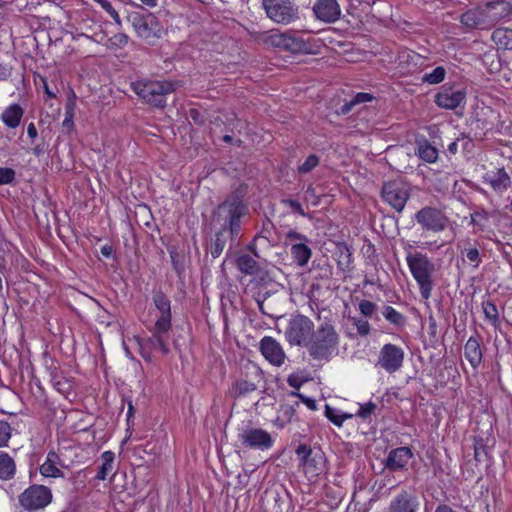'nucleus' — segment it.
<instances>
[{
	"mask_svg": "<svg viewBox=\"0 0 512 512\" xmlns=\"http://www.w3.org/2000/svg\"><path fill=\"white\" fill-rule=\"evenodd\" d=\"M300 466L309 480L316 479L325 472L326 459L324 453L319 449H312L310 446L300 444L296 450Z\"/></svg>",
	"mask_w": 512,
	"mask_h": 512,
	"instance_id": "nucleus-4",
	"label": "nucleus"
},
{
	"mask_svg": "<svg viewBox=\"0 0 512 512\" xmlns=\"http://www.w3.org/2000/svg\"><path fill=\"white\" fill-rule=\"evenodd\" d=\"M45 368L49 375H50V371H53L54 369L56 371H60L58 363L55 360H53L52 358L45 360Z\"/></svg>",
	"mask_w": 512,
	"mask_h": 512,
	"instance_id": "nucleus-61",
	"label": "nucleus"
},
{
	"mask_svg": "<svg viewBox=\"0 0 512 512\" xmlns=\"http://www.w3.org/2000/svg\"><path fill=\"white\" fill-rule=\"evenodd\" d=\"M257 389V385L254 382H251L246 379L237 380L231 390L230 394L234 398L245 396L249 393L254 392Z\"/></svg>",
	"mask_w": 512,
	"mask_h": 512,
	"instance_id": "nucleus-33",
	"label": "nucleus"
},
{
	"mask_svg": "<svg viewBox=\"0 0 512 512\" xmlns=\"http://www.w3.org/2000/svg\"><path fill=\"white\" fill-rule=\"evenodd\" d=\"M319 164V157L315 154L309 155L306 160L298 167L300 174H307L311 172Z\"/></svg>",
	"mask_w": 512,
	"mask_h": 512,
	"instance_id": "nucleus-41",
	"label": "nucleus"
},
{
	"mask_svg": "<svg viewBox=\"0 0 512 512\" xmlns=\"http://www.w3.org/2000/svg\"><path fill=\"white\" fill-rule=\"evenodd\" d=\"M132 91L146 104L156 108L166 106V96L175 91V86L167 80H138L131 83Z\"/></svg>",
	"mask_w": 512,
	"mask_h": 512,
	"instance_id": "nucleus-2",
	"label": "nucleus"
},
{
	"mask_svg": "<svg viewBox=\"0 0 512 512\" xmlns=\"http://www.w3.org/2000/svg\"><path fill=\"white\" fill-rule=\"evenodd\" d=\"M59 456L54 451L47 454L45 462L40 466V473L44 477H63V472L57 467Z\"/></svg>",
	"mask_w": 512,
	"mask_h": 512,
	"instance_id": "nucleus-26",
	"label": "nucleus"
},
{
	"mask_svg": "<svg viewBox=\"0 0 512 512\" xmlns=\"http://www.w3.org/2000/svg\"><path fill=\"white\" fill-rule=\"evenodd\" d=\"M112 39L119 46H125L128 43V36L123 33L116 34Z\"/></svg>",
	"mask_w": 512,
	"mask_h": 512,
	"instance_id": "nucleus-60",
	"label": "nucleus"
},
{
	"mask_svg": "<svg viewBox=\"0 0 512 512\" xmlns=\"http://www.w3.org/2000/svg\"><path fill=\"white\" fill-rule=\"evenodd\" d=\"M337 343L333 326L322 324L310 337L305 347L309 355L317 361L328 360Z\"/></svg>",
	"mask_w": 512,
	"mask_h": 512,
	"instance_id": "nucleus-3",
	"label": "nucleus"
},
{
	"mask_svg": "<svg viewBox=\"0 0 512 512\" xmlns=\"http://www.w3.org/2000/svg\"><path fill=\"white\" fill-rule=\"evenodd\" d=\"M326 415L327 417L338 427L342 426V423L345 419L350 418L349 415H339L337 414V411L334 409H331L327 407L326 409Z\"/></svg>",
	"mask_w": 512,
	"mask_h": 512,
	"instance_id": "nucleus-50",
	"label": "nucleus"
},
{
	"mask_svg": "<svg viewBox=\"0 0 512 512\" xmlns=\"http://www.w3.org/2000/svg\"><path fill=\"white\" fill-rule=\"evenodd\" d=\"M282 50L292 53H310L309 44L301 37H297L290 32H285V40Z\"/></svg>",
	"mask_w": 512,
	"mask_h": 512,
	"instance_id": "nucleus-25",
	"label": "nucleus"
},
{
	"mask_svg": "<svg viewBox=\"0 0 512 512\" xmlns=\"http://www.w3.org/2000/svg\"><path fill=\"white\" fill-rule=\"evenodd\" d=\"M373 100H375V97L368 92H359L354 94V106L361 103L371 102Z\"/></svg>",
	"mask_w": 512,
	"mask_h": 512,
	"instance_id": "nucleus-54",
	"label": "nucleus"
},
{
	"mask_svg": "<svg viewBox=\"0 0 512 512\" xmlns=\"http://www.w3.org/2000/svg\"><path fill=\"white\" fill-rule=\"evenodd\" d=\"M473 449H474V459L476 462L481 463L488 459L489 452L485 439L481 435H476L473 437Z\"/></svg>",
	"mask_w": 512,
	"mask_h": 512,
	"instance_id": "nucleus-35",
	"label": "nucleus"
},
{
	"mask_svg": "<svg viewBox=\"0 0 512 512\" xmlns=\"http://www.w3.org/2000/svg\"><path fill=\"white\" fill-rule=\"evenodd\" d=\"M225 247V240L222 239V231L216 234L215 240L211 243L210 252L213 258L221 255Z\"/></svg>",
	"mask_w": 512,
	"mask_h": 512,
	"instance_id": "nucleus-42",
	"label": "nucleus"
},
{
	"mask_svg": "<svg viewBox=\"0 0 512 512\" xmlns=\"http://www.w3.org/2000/svg\"><path fill=\"white\" fill-rule=\"evenodd\" d=\"M238 440L243 448L252 450H269L274 445L271 434L252 425H246L238 429Z\"/></svg>",
	"mask_w": 512,
	"mask_h": 512,
	"instance_id": "nucleus-6",
	"label": "nucleus"
},
{
	"mask_svg": "<svg viewBox=\"0 0 512 512\" xmlns=\"http://www.w3.org/2000/svg\"><path fill=\"white\" fill-rule=\"evenodd\" d=\"M460 22L470 29H486L489 27L488 15L482 8H473L464 12L460 17Z\"/></svg>",
	"mask_w": 512,
	"mask_h": 512,
	"instance_id": "nucleus-23",
	"label": "nucleus"
},
{
	"mask_svg": "<svg viewBox=\"0 0 512 512\" xmlns=\"http://www.w3.org/2000/svg\"><path fill=\"white\" fill-rule=\"evenodd\" d=\"M98 3L114 20V22L118 25L121 24V19L118 12L113 8L112 4L108 0H94Z\"/></svg>",
	"mask_w": 512,
	"mask_h": 512,
	"instance_id": "nucleus-46",
	"label": "nucleus"
},
{
	"mask_svg": "<svg viewBox=\"0 0 512 512\" xmlns=\"http://www.w3.org/2000/svg\"><path fill=\"white\" fill-rule=\"evenodd\" d=\"M303 382L304 381L301 379V377L295 373L289 375L287 378L288 385L295 389H299L301 387V385L303 384Z\"/></svg>",
	"mask_w": 512,
	"mask_h": 512,
	"instance_id": "nucleus-56",
	"label": "nucleus"
},
{
	"mask_svg": "<svg viewBox=\"0 0 512 512\" xmlns=\"http://www.w3.org/2000/svg\"><path fill=\"white\" fill-rule=\"evenodd\" d=\"M158 316L155 322L156 329L159 331H170L172 327L171 301L161 291L155 292L152 297Z\"/></svg>",
	"mask_w": 512,
	"mask_h": 512,
	"instance_id": "nucleus-13",
	"label": "nucleus"
},
{
	"mask_svg": "<svg viewBox=\"0 0 512 512\" xmlns=\"http://www.w3.org/2000/svg\"><path fill=\"white\" fill-rule=\"evenodd\" d=\"M267 17L277 24L288 25L299 18L298 7L291 0H262Z\"/></svg>",
	"mask_w": 512,
	"mask_h": 512,
	"instance_id": "nucleus-7",
	"label": "nucleus"
},
{
	"mask_svg": "<svg viewBox=\"0 0 512 512\" xmlns=\"http://www.w3.org/2000/svg\"><path fill=\"white\" fill-rule=\"evenodd\" d=\"M291 395L299 397L302 403H304L310 410H316L317 405L314 399L305 397L304 395L297 392H292Z\"/></svg>",
	"mask_w": 512,
	"mask_h": 512,
	"instance_id": "nucleus-55",
	"label": "nucleus"
},
{
	"mask_svg": "<svg viewBox=\"0 0 512 512\" xmlns=\"http://www.w3.org/2000/svg\"><path fill=\"white\" fill-rule=\"evenodd\" d=\"M464 90H454L452 87H443L435 95V103L438 107L453 110L465 102Z\"/></svg>",
	"mask_w": 512,
	"mask_h": 512,
	"instance_id": "nucleus-17",
	"label": "nucleus"
},
{
	"mask_svg": "<svg viewBox=\"0 0 512 512\" xmlns=\"http://www.w3.org/2000/svg\"><path fill=\"white\" fill-rule=\"evenodd\" d=\"M488 219V213L486 211H476L471 214V223L473 225H478L479 220H487Z\"/></svg>",
	"mask_w": 512,
	"mask_h": 512,
	"instance_id": "nucleus-58",
	"label": "nucleus"
},
{
	"mask_svg": "<svg viewBox=\"0 0 512 512\" xmlns=\"http://www.w3.org/2000/svg\"><path fill=\"white\" fill-rule=\"evenodd\" d=\"M445 77L446 69L443 66H437L433 71L423 75L422 82L430 85H436L443 82Z\"/></svg>",
	"mask_w": 512,
	"mask_h": 512,
	"instance_id": "nucleus-39",
	"label": "nucleus"
},
{
	"mask_svg": "<svg viewBox=\"0 0 512 512\" xmlns=\"http://www.w3.org/2000/svg\"><path fill=\"white\" fill-rule=\"evenodd\" d=\"M285 40V32H272L265 38V43L275 48L282 49Z\"/></svg>",
	"mask_w": 512,
	"mask_h": 512,
	"instance_id": "nucleus-44",
	"label": "nucleus"
},
{
	"mask_svg": "<svg viewBox=\"0 0 512 512\" xmlns=\"http://www.w3.org/2000/svg\"><path fill=\"white\" fill-rule=\"evenodd\" d=\"M361 253L370 264H374L377 260L375 246L370 241L365 242L361 248Z\"/></svg>",
	"mask_w": 512,
	"mask_h": 512,
	"instance_id": "nucleus-45",
	"label": "nucleus"
},
{
	"mask_svg": "<svg viewBox=\"0 0 512 512\" xmlns=\"http://www.w3.org/2000/svg\"><path fill=\"white\" fill-rule=\"evenodd\" d=\"M75 95H73V98H70L67 103H66V111L65 112H70V114H74V110H75Z\"/></svg>",
	"mask_w": 512,
	"mask_h": 512,
	"instance_id": "nucleus-63",
	"label": "nucleus"
},
{
	"mask_svg": "<svg viewBox=\"0 0 512 512\" xmlns=\"http://www.w3.org/2000/svg\"><path fill=\"white\" fill-rule=\"evenodd\" d=\"M314 333V324L306 316L298 315L293 317L285 332L288 342L292 345L305 346Z\"/></svg>",
	"mask_w": 512,
	"mask_h": 512,
	"instance_id": "nucleus-11",
	"label": "nucleus"
},
{
	"mask_svg": "<svg viewBox=\"0 0 512 512\" xmlns=\"http://www.w3.org/2000/svg\"><path fill=\"white\" fill-rule=\"evenodd\" d=\"M382 315L388 323L397 328H403L407 324V317L390 305L383 307Z\"/></svg>",
	"mask_w": 512,
	"mask_h": 512,
	"instance_id": "nucleus-28",
	"label": "nucleus"
},
{
	"mask_svg": "<svg viewBox=\"0 0 512 512\" xmlns=\"http://www.w3.org/2000/svg\"><path fill=\"white\" fill-rule=\"evenodd\" d=\"M73 118L74 114H70V112H65V118L62 122V126L68 130H71L74 126Z\"/></svg>",
	"mask_w": 512,
	"mask_h": 512,
	"instance_id": "nucleus-59",
	"label": "nucleus"
},
{
	"mask_svg": "<svg viewBox=\"0 0 512 512\" xmlns=\"http://www.w3.org/2000/svg\"><path fill=\"white\" fill-rule=\"evenodd\" d=\"M284 203L286 205H288L290 208H292L293 211L301 214V215H304V211L302 209V206L301 204L296 201V200H293V199H287V200H284Z\"/></svg>",
	"mask_w": 512,
	"mask_h": 512,
	"instance_id": "nucleus-57",
	"label": "nucleus"
},
{
	"mask_svg": "<svg viewBox=\"0 0 512 512\" xmlns=\"http://www.w3.org/2000/svg\"><path fill=\"white\" fill-rule=\"evenodd\" d=\"M354 325L356 326L357 332L361 336H366L371 331V327H370V324L368 322V318L358 319V320L354 319Z\"/></svg>",
	"mask_w": 512,
	"mask_h": 512,
	"instance_id": "nucleus-52",
	"label": "nucleus"
},
{
	"mask_svg": "<svg viewBox=\"0 0 512 512\" xmlns=\"http://www.w3.org/2000/svg\"><path fill=\"white\" fill-rule=\"evenodd\" d=\"M27 134L31 139H34L37 137V129L34 123H30L27 127Z\"/></svg>",
	"mask_w": 512,
	"mask_h": 512,
	"instance_id": "nucleus-62",
	"label": "nucleus"
},
{
	"mask_svg": "<svg viewBox=\"0 0 512 512\" xmlns=\"http://www.w3.org/2000/svg\"><path fill=\"white\" fill-rule=\"evenodd\" d=\"M244 212L245 206L238 199L222 203L217 211V219L223 221L222 231L229 230L231 237L236 238L240 230V219Z\"/></svg>",
	"mask_w": 512,
	"mask_h": 512,
	"instance_id": "nucleus-5",
	"label": "nucleus"
},
{
	"mask_svg": "<svg viewBox=\"0 0 512 512\" xmlns=\"http://www.w3.org/2000/svg\"><path fill=\"white\" fill-rule=\"evenodd\" d=\"M15 175L16 173L12 168H0V186L12 183L15 179Z\"/></svg>",
	"mask_w": 512,
	"mask_h": 512,
	"instance_id": "nucleus-48",
	"label": "nucleus"
},
{
	"mask_svg": "<svg viewBox=\"0 0 512 512\" xmlns=\"http://www.w3.org/2000/svg\"><path fill=\"white\" fill-rule=\"evenodd\" d=\"M435 512H455V511L447 504H440L436 507Z\"/></svg>",
	"mask_w": 512,
	"mask_h": 512,
	"instance_id": "nucleus-64",
	"label": "nucleus"
},
{
	"mask_svg": "<svg viewBox=\"0 0 512 512\" xmlns=\"http://www.w3.org/2000/svg\"><path fill=\"white\" fill-rule=\"evenodd\" d=\"M406 263L412 277L418 285L422 299L427 301L432 295L434 286V263L427 254L421 252L408 253L406 256Z\"/></svg>",
	"mask_w": 512,
	"mask_h": 512,
	"instance_id": "nucleus-1",
	"label": "nucleus"
},
{
	"mask_svg": "<svg viewBox=\"0 0 512 512\" xmlns=\"http://www.w3.org/2000/svg\"><path fill=\"white\" fill-rule=\"evenodd\" d=\"M426 62V58L411 49H401L397 53L396 63L407 73H414Z\"/></svg>",
	"mask_w": 512,
	"mask_h": 512,
	"instance_id": "nucleus-20",
	"label": "nucleus"
},
{
	"mask_svg": "<svg viewBox=\"0 0 512 512\" xmlns=\"http://www.w3.org/2000/svg\"><path fill=\"white\" fill-rule=\"evenodd\" d=\"M428 335L431 341H438V325L432 313L428 316Z\"/></svg>",
	"mask_w": 512,
	"mask_h": 512,
	"instance_id": "nucleus-49",
	"label": "nucleus"
},
{
	"mask_svg": "<svg viewBox=\"0 0 512 512\" xmlns=\"http://www.w3.org/2000/svg\"><path fill=\"white\" fill-rule=\"evenodd\" d=\"M291 254L299 266H304L308 263L311 257V250L303 243L293 244L291 247Z\"/></svg>",
	"mask_w": 512,
	"mask_h": 512,
	"instance_id": "nucleus-36",
	"label": "nucleus"
},
{
	"mask_svg": "<svg viewBox=\"0 0 512 512\" xmlns=\"http://www.w3.org/2000/svg\"><path fill=\"white\" fill-rule=\"evenodd\" d=\"M376 405L372 402L361 404L357 415L363 419L369 418L374 412Z\"/></svg>",
	"mask_w": 512,
	"mask_h": 512,
	"instance_id": "nucleus-53",
	"label": "nucleus"
},
{
	"mask_svg": "<svg viewBox=\"0 0 512 512\" xmlns=\"http://www.w3.org/2000/svg\"><path fill=\"white\" fill-rule=\"evenodd\" d=\"M16 473L14 459L6 452L0 451V479L7 481L12 479Z\"/></svg>",
	"mask_w": 512,
	"mask_h": 512,
	"instance_id": "nucleus-27",
	"label": "nucleus"
},
{
	"mask_svg": "<svg viewBox=\"0 0 512 512\" xmlns=\"http://www.w3.org/2000/svg\"><path fill=\"white\" fill-rule=\"evenodd\" d=\"M367 286H370V287L377 286V288L382 287L381 284L379 283L378 279H373V278L369 279L366 276L362 283V294H363V296L368 297V298H373L374 295L370 291L366 290Z\"/></svg>",
	"mask_w": 512,
	"mask_h": 512,
	"instance_id": "nucleus-51",
	"label": "nucleus"
},
{
	"mask_svg": "<svg viewBox=\"0 0 512 512\" xmlns=\"http://www.w3.org/2000/svg\"><path fill=\"white\" fill-rule=\"evenodd\" d=\"M415 221L423 230L439 233L449 225V218L445 212L434 206H424L415 214Z\"/></svg>",
	"mask_w": 512,
	"mask_h": 512,
	"instance_id": "nucleus-9",
	"label": "nucleus"
},
{
	"mask_svg": "<svg viewBox=\"0 0 512 512\" xmlns=\"http://www.w3.org/2000/svg\"><path fill=\"white\" fill-rule=\"evenodd\" d=\"M260 351L264 358L274 366H281L286 358L282 346L274 338L265 336L260 341Z\"/></svg>",
	"mask_w": 512,
	"mask_h": 512,
	"instance_id": "nucleus-18",
	"label": "nucleus"
},
{
	"mask_svg": "<svg viewBox=\"0 0 512 512\" xmlns=\"http://www.w3.org/2000/svg\"><path fill=\"white\" fill-rule=\"evenodd\" d=\"M12 428L6 421L0 420V448L8 446L11 438Z\"/></svg>",
	"mask_w": 512,
	"mask_h": 512,
	"instance_id": "nucleus-43",
	"label": "nucleus"
},
{
	"mask_svg": "<svg viewBox=\"0 0 512 512\" xmlns=\"http://www.w3.org/2000/svg\"><path fill=\"white\" fill-rule=\"evenodd\" d=\"M101 458L103 463L98 470L96 479L103 481L113 470L115 454L112 451H104L101 455Z\"/></svg>",
	"mask_w": 512,
	"mask_h": 512,
	"instance_id": "nucleus-34",
	"label": "nucleus"
},
{
	"mask_svg": "<svg viewBox=\"0 0 512 512\" xmlns=\"http://www.w3.org/2000/svg\"><path fill=\"white\" fill-rule=\"evenodd\" d=\"M51 501L52 492L44 485H32L19 496L20 505L29 512L44 509Z\"/></svg>",
	"mask_w": 512,
	"mask_h": 512,
	"instance_id": "nucleus-10",
	"label": "nucleus"
},
{
	"mask_svg": "<svg viewBox=\"0 0 512 512\" xmlns=\"http://www.w3.org/2000/svg\"><path fill=\"white\" fill-rule=\"evenodd\" d=\"M23 115L24 109L19 104H11L3 110L0 119L6 127L15 129L20 125Z\"/></svg>",
	"mask_w": 512,
	"mask_h": 512,
	"instance_id": "nucleus-24",
	"label": "nucleus"
},
{
	"mask_svg": "<svg viewBox=\"0 0 512 512\" xmlns=\"http://www.w3.org/2000/svg\"><path fill=\"white\" fill-rule=\"evenodd\" d=\"M419 506L417 495L403 489L391 500L387 512H418Z\"/></svg>",
	"mask_w": 512,
	"mask_h": 512,
	"instance_id": "nucleus-16",
	"label": "nucleus"
},
{
	"mask_svg": "<svg viewBox=\"0 0 512 512\" xmlns=\"http://www.w3.org/2000/svg\"><path fill=\"white\" fill-rule=\"evenodd\" d=\"M132 26L139 37L145 40L152 38H160L163 27L157 17L152 13L142 15L140 13H132L130 15Z\"/></svg>",
	"mask_w": 512,
	"mask_h": 512,
	"instance_id": "nucleus-12",
	"label": "nucleus"
},
{
	"mask_svg": "<svg viewBox=\"0 0 512 512\" xmlns=\"http://www.w3.org/2000/svg\"><path fill=\"white\" fill-rule=\"evenodd\" d=\"M313 11L317 19L324 22H334L340 16V7L336 0H317Z\"/></svg>",
	"mask_w": 512,
	"mask_h": 512,
	"instance_id": "nucleus-22",
	"label": "nucleus"
},
{
	"mask_svg": "<svg viewBox=\"0 0 512 512\" xmlns=\"http://www.w3.org/2000/svg\"><path fill=\"white\" fill-rule=\"evenodd\" d=\"M418 157L427 163H435L438 159V150L426 139L418 143Z\"/></svg>",
	"mask_w": 512,
	"mask_h": 512,
	"instance_id": "nucleus-30",
	"label": "nucleus"
},
{
	"mask_svg": "<svg viewBox=\"0 0 512 512\" xmlns=\"http://www.w3.org/2000/svg\"><path fill=\"white\" fill-rule=\"evenodd\" d=\"M169 331H159L156 329V326H154V330L152 332L151 337L147 340L148 344L154 348L155 350H159L164 355H167L170 352V349L167 344V339L165 335Z\"/></svg>",
	"mask_w": 512,
	"mask_h": 512,
	"instance_id": "nucleus-29",
	"label": "nucleus"
},
{
	"mask_svg": "<svg viewBox=\"0 0 512 512\" xmlns=\"http://www.w3.org/2000/svg\"><path fill=\"white\" fill-rule=\"evenodd\" d=\"M237 268L246 275H255L259 270L258 263L248 254H242L236 259Z\"/></svg>",
	"mask_w": 512,
	"mask_h": 512,
	"instance_id": "nucleus-31",
	"label": "nucleus"
},
{
	"mask_svg": "<svg viewBox=\"0 0 512 512\" xmlns=\"http://www.w3.org/2000/svg\"><path fill=\"white\" fill-rule=\"evenodd\" d=\"M404 360V351L395 344H385L380 351L379 364L388 373L398 371Z\"/></svg>",
	"mask_w": 512,
	"mask_h": 512,
	"instance_id": "nucleus-14",
	"label": "nucleus"
},
{
	"mask_svg": "<svg viewBox=\"0 0 512 512\" xmlns=\"http://www.w3.org/2000/svg\"><path fill=\"white\" fill-rule=\"evenodd\" d=\"M482 344V337L476 333L475 335L470 336L464 345V356L474 369H477L482 363Z\"/></svg>",
	"mask_w": 512,
	"mask_h": 512,
	"instance_id": "nucleus-21",
	"label": "nucleus"
},
{
	"mask_svg": "<svg viewBox=\"0 0 512 512\" xmlns=\"http://www.w3.org/2000/svg\"><path fill=\"white\" fill-rule=\"evenodd\" d=\"M494 42L505 49H512V29H496L492 34Z\"/></svg>",
	"mask_w": 512,
	"mask_h": 512,
	"instance_id": "nucleus-37",
	"label": "nucleus"
},
{
	"mask_svg": "<svg viewBox=\"0 0 512 512\" xmlns=\"http://www.w3.org/2000/svg\"><path fill=\"white\" fill-rule=\"evenodd\" d=\"M460 253L463 257L467 258L474 268H478L480 266L482 258L479 249L476 245L471 243L470 239L464 241V246Z\"/></svg>",
	"mask_w": 512,
	"mask_h": 512,
	"instance_id": "nucleus-32",
	"label": "nucleus"
},
{
	"mask_svg": "<svg viewBox=\"0 0 512 512\" xmlns=\"http://www.w3.org/2000/svg\"><path fill=\"white\" fill-rule=\"evenodd\" d=\"M358 310L364 318L372 319L375 317L377 320L379 319L377 316L378 306L372 301L367 299L360 300L358 303Z\"/></svg>",
	"mask_w": 512,
	"mask_h": 512,
	"instance_id": "nucleus-40",
	"label": "nucleus"
},
{
	"mask_svg": "<svg viewBox=\"0 0 512 512\" xmlns=\"http://www.w3.org/2000/svg\"><path fill=\"white\" fill-rule=\"evenodd\" d=\"M50 381L57 391L61 393L64 392V386L66 385V382L61 375V371H56L55 369L50 371Z\"/></svg>",
	"mask_w": 512,
	"mask_h": 512,
	"instance_id": "nucleus-47",
	"label": "nucleus"
},
{
	"mask_svg": "<svg viewBox=\"0 0 512 512\" xmlns=\"http://www.w3.org/2000/svg\"><path fill=\"white\" fill-rule=\"evenodd\" d=\"M482 179L484 184L489 185L497 193H503L511 185V178L504 167L486 171Z\"/></svg>",
	"mask_w": 512,
	"mask_h": 512,
	"instance_id": "nucleus-19",
	"label": "nucleus"
},
{
	"mask_svg": "<svg viewBox=\"0 0 512 512\" xmlns=\"http://www.w3.org/2000/svg\"><path fill=\"white\" fill-rule=\"evenodd\" d=\"M413 457L414 453L408 446L393 448L384 461V467L390 472L406 471L408 463Z\"/></svg>",
	"mask_w": 512,
	"mask_h": 512,
	"instance_id": "nucleus-15",
	"label": "nucleus"
},
{
	"mask_svg": "<svg viewBox=\"0 0 512 512\" xmlns=\"http://www.w3.org/2000/svg\"><path fill=\"white\" fill-rule=\"evenodd\" d=\"M410 195V185L403 180L385 182L381 190L383 201L397 212L403 211Z\"/></svg>",
	"mask_w": 512,
	"mask_h": 512,
	"instance_id": "nucleus-8",
	"label": "nucleus"
},
{
	"mask_svg": "<svg viewBox=\"0 0 512 512\" xmlns=\"http://www.w3.org/2000/svg\"><path fill=\"white\" fill-rule=\"evenodd\" d=\"M482 309L485 318L494 326L499 324V312L496 304L490 300H484L482 302Z\"/></svg>",
	"mask_w": 512,
	"mask_h": 512,
	"instance_id": "nucleus-38",
	"label": "nucleus"
}]
</instances>
